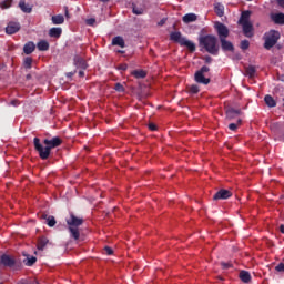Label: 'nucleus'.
I'll use <instances>...</instances> for the list:
<instances>
[{
	"label": "nucleus",
	"mask_w": 284,
	"mask_h": 284,
	"mask_svg": "<svg viewBox=\"0 0 284 284\" xmlns=\"http://www.w3.org/2000/svg\"><path fill=\"white\" fill-rule=\"evenodd\" d=\"M62 143H63V140H61V138L54 136L52 139H44L43 144L45 146H43V144H41V139L39 138L33 139L34 150L38 152L42 161H47V159H50V154L52 150H54V148H59V145H61Z\"/></svg>",
	"instance_id": "obj_1"
},
{
	"label": "nucleus",
	"mask_w": 284,
	"mask_h": 284,
	"mask_svg": "<svg viewBox=\"0 0 284 284\" xmlns=\"http://www.w3.org/2000/svg\"><path fill=\"white\" fill-rule=\"evenodd\" d=\"M200 48H204L209 54L219 55V44L215 36L206 34L199 38Z\"/></svg>",
	"instance_id": "obj_2"
},
{
	"label": "nucleus",
	"mask_w": 284,
	"mask_h": 284,
	"mask_svg": "<svg viewBox=\"0 0 284 284\" xmlns=\"http://www.w3.org/2000/svg\"><path fill=\"white\" fill-rule=\"evenodd\" d=\"M67 224L69 225L71 239H74V241H79L81 236L79 227L80 225H83V219L78 217L77 215H74V213H71L70 217L67 220Z\"/></svg>",
	"instance_id": "obj_3"
},
{
	"label": "nucleus",
	"mask_w": 284,
	"mask_h": 284,
	"mask_svg": "<svg viewBox=\"0 0 284 284\" xmlns=\"http://www.w3.org/2000/svg\"><path fill=\"white\" fill-rule=\"evenodd\" d=\"M170 40L174 41V43H179V45L181 47L187 48V50H190L191 52H196V44L187 40V38L183 37V34H181V31L171 32Z\"/></svg>",
	"instance_id": "obj_4"
},
{
	"label": "nucleus",
	"mask_w": 284,
	"mask_h": 284,
	"mask_svg": "<svg viewBox=\"0 0 284 284\" xmlns=\"http://www.w3.org/2000/svg\"><path fill=\"white\" fill-rule=\"evenodd\" d=\"M280 39H281V32L274 29H271L268 32H265L263 36L264 49L272 50V48H274V45L278 43Z\"/></svg>",
	"instance_id": "obj_5"
},
{
	"label": "nucleus",
	"mask_w": 284,
	"mask_h": 284,
	"mask_svg": "<svg viewBox=\"0 0 284 284\" xmlns=\"http://www.w3.org/2000/svg\"><path fill=\"white\" fill-rule=\"evenodd\" d=\"M214 28L220 40L230 37V29H227V26H225L223 22H215Z\"/></svg>",
	"instance_id": "obj_6"
},
{
	"label": "nucleus",
	"mask_w": 284,
	"mask_h": 284,
	"mask_svg": "<svg viewBox=\"0 0 284 284\" xmlns=\"http://www.w3.org/2000/svg\"><path fill=\"white\" fill-rule=\"evenodd\" d=\"M0 265H2L3 267H17V260L8 254H3L0 256Z\"/></svg>",
	"instance_id": "obj_7"
},
{
	"label": "nucleus",
	"mask_w": 284,
	"mask_h": 284,
	"mask_svg": "<svg viewBox=\"0 0 284 284\" xmlns=\"http://www.w3.org/2000/svg\"><path fill=\"white\" fill-rule=\"evenodd\" d=\"M232 193L230 190L221 189L213 195V201H226V199H231Z\"/></svg>",
	"instance_id": "obj_8"
},
{
	"label": "nucleus",
	"mask_w": 284,
	"mask_h": 284,
	"mask_svg": "<svg viewBox=\"0 0 284 284\" xmlns=\"http://www.w3.org/2000/svg\"><path fill=\"white\" fill-rule=\"evenodd\" d=\"M241 26H242L244 37L252 39V37H254V24H252V22H246Z\"/></svg>",
	"instance_id": "obj_9"
},
{
	"label": "nucleus",
	"mask_w": 284,
	"mask_h": 284,
	"mask_svg": "<svg viewBox=\"0 0 284 284\" xmlns=\"http://www.w3.org/2000/svg\"><path fill=\"white\" fill-rule=\"evenodd\" d=\"M21 30V24L19 22H9L6 27L7 34H17Z\"/></svg>",
	"instance_id": "obj_10"
},
{
	"label": "nucleus",
	"mask_w": 284,
	"mask_h": 284,
	"mask_svg": "<svg viewBox=\"0 0 284 284\" xmlns=\"http://www.w3.org/2000/svg\"><path fill=\"white\" fill-rule=\"evenodd\" d=\"M220 43L223 52H234V44L227 41L226 38L220 39Z\"/></svg>",
	"instance_id": "obj_11"
},
{
	"label": "nucleus",
	"mask_w": 284,
	"mask_h": 284,
	"mask_svg": "<svg viewBox=\"0 0 284 284\" xmlns=\"http://www.w3.org/2000/svg\"><path fill=\"white\" fill-rule=\"evenodd\" d=\"M73 63L75 65V68H79L80 70H88V62L85 61V59L75 55L73 59Z\"/></svg>",
	"instance_id": "obj_12"
},
{
	"label": "nucleus",
	"mask_w": 284,
	"mask_h": 284,
	"mask_svg": "<svg viewBox=\"0 0 284 284\" xmlns=\"http://www.w3.org/2000/svg\"><path fill=\"white\" fill-rule=\"evenodd\" d=\"M194 79L196 83H201L202 85H209L210 83V79L205 78V75L201 73V71L195 72Z\"/></svg>",
	"instance_id": "obj_13"
},
{
	"label": "nucleus",
	"mask_w": 284,
	"mask_h": 284,
	"mask_svg": "<svg viewBox=\"0 0 284 284\" xmlns=\"http://www.w3.org/2000/svg\"><path fill=\"white\" fill-rule=\"evenodd\" d=\"M18 6L24 14H30L32 12V4L27 3L26 0H20Z\"/></svg>",
	"instance_id": "obj_14"
},
{
	"label": "nucleus",
	"mask_w": 284,
	"mask_h": 284,
	"mask_svg": "<svg viewBox=\"0 0 284 284\" xmlns=\"http://www.w3.org/2000/svg\"><path fill=\"white\" fill-rule=\"evenodd\" d=\"M214 12L217 17H224L225 16V6L221 2H215L213 4Z\"/></svg>",
	"instance_id": "obj_15"
},
{
	"label": "nucleus",
	"mask_w": 284,
	"mask_h": 284,
	"mask_svg": "<svg viewBox=\"0 0 284 284\" xmlns=\"http://www.w3.org/2000/svg\"><path fill=\"white\" fill-rule=\"evenodd\" d=\"M236 116H241V109H229L226 110V119L229 121H232L233 119H236Z\"/></svg>",
	"instance_id": "obj_16"
},
{
	"label": "nucleus",
	"mask_w": 284,
	"mask_h": 284,
	"mask_svg": "<svg viewBox=\"0 0 284 284\" xmlns=\"http://www.w3.org/2000/svg\"><path fill=\"white\" fill-rule=\"evenodd\" d=\"M250 17H252V11L246 10L241 13L239 24L242 26L244 23H250Z\"/></svg>",
	"instance_id": "obj_17"
},
{
	"label": "nucleus",
	"mask_w": 284,
	"mask_h": 284,
	"mask_svg": "<svg viewBox=\"0 0 284 284\" xmlns=\"http://www.w3.org/2000/svg\"><path fill=\"white\" fill-rule=\"evenodd\" d=\"M271 19L276 26H284V13H272Z\"/></svg>",
	"instance_id": "obj_18"
},
{
	"label": "nucleus",
	"mask_w": 284,
	"mask_h": 284,
	"mask_svg": "<svg viewBox=\"0 0 284 284\" xmlns=\"http://www.w3.org/2000/svg\"><path fill=\"white\" fill-rule=\"evenodd\" d=\"M62 33H63V29L59 27H53L49 30V37H52L53 39H59Z\"/></svg>",
	"instance_id": "obj_19"
},
{
	"label": "nucleus",
	"mask_w": 284,
	"mask_h": 284,
	"mask_svg": "<svg viewBox=\"0 0 284 284\" xmlns=\"http://www.w3.org/2000/svg\"><path fill=\"white\" fill-rule=\"evenodd\" d=\"M48 243H50V240H48V237H45V236L39 237L38 244H37L38 250H40V252H43V250H45V245H48Z\"/></svg>",
	"instance_id": "obj_20"
},
{
	"label": "nucleus",
	"mask_w": 284,
	"mask_h": 284,
	"mask_svg": "<svg viewBox=\"0 0 284 284\" xmlns=\"http://www.w3.org/2000/svg\"><path fill=\"white\" fill-rule=\"evenodd\" d=\"M34 50H37V45L32 41L27 42L23 47L24 54H32V52H34Z\"/></svg>",
	"instance_id": "obj_21"
},
{
	"label": "nucleus",
	"mask_w": 284,
	"mask_h": 284,
	"mask_svg": "<svg viewBox=\"0 0 284 284\" xmlns=\"http://www.w3.org/2000/svg\"><path fill=\"white\" fill-rule=\"evenodd\" d=\"M51 21L53 26H62V23H65V18L63 17V14H57L52 16Z\"/></svg>",
	"instance_id": "obj_22"
},
{
	"label": "nucleus",
	"mask_w": 284,
	"mask_h": 284,
	"mask_svg": "<svg viewBox=\"0 0 284 284\" xmlns=\"http://www.w3.org/2000/svg\"><path fill=\"white\" fill-rule=\"evenodd\" d=\"M240 280L242 283H251L252 282V275L247 271H241L240 272Z\"/></svg>",
	"instance_id": "obj_23"
},
{
	"label": "nucleus",
	"mask_w": 284,
	"mask_h": 284,
	"mask_svg": "<svg viewBox=\"0 0 284 284\" xmlns=\"http://www.w3.org/2000/svg\"><path fill=\"white\" fill-rule=\"evenodd\" d=\"M197 16L195 13H186L183 16L182 21L183 23H194L196 21Z\"/></svg>",
	"instance_id": "obj_24"
},
{
	"label": "nucleus",
	"mask_w": 284,
	"mask_h": 284,
	"mask_svg": "<svg viewBox=\"0 0 284 284\" xmlns=\"http://www.w3.org/2000/svg\"><path fill=\"white\" fill-rule=\"evenodd\" d=\"M42 219L45 221L47 225L49 227H54V225H57V220L54 219V216L52 215H42Z\"/></svg>",
	"instance_id": "obj_25"
},
{
	"label": "nucleus",
	"mask_w": 284,
	"mask_h": 284,
	"mask_svg": "<svg viewBox=\"0 0 284 284\" xmlns=\"http://www.w3.org/2000/svg\"><path fill=\"white\" fill-rule=\"evenodd\" d=\"M112 45H119V48H125V40H123V37L116 36L112 39Z\"/></svg>",
	"instance_id": "obj_26"
},
{
	"label": "nucleus",
	"mask_w": 284,
	"mask_h": 284,
	"mask_svg": "<svg viewBox=\"0 0 284 284\" xmlns=\"http://www.w3.org/2000/svg\"><path fill=\"white\" fill-rule=\"evenodd\" d=\"M37 47L40 52H48V50H50V43H48V41L45 40H41L40 42H38Z\"/></svg>",
	"instance_id": "obj_27"
},
{
	"label": "nucleus",
	"mask_w": 284,
	"mask_h": 284,
	"mask_svg": "<svg viewBox=\"0 0 284 284\" xmlns=\"http://www.w3.org/2000/svg\"><path fill=\"white\" fill-rule=\"evenodd\" d=\"M132 77L135 79H145L148 77V72L143 70H134L131 72Z\"/></svg>",
	"instance_id": "obj_28"
},
{
	"label": "nucleus",
	"mask_w": 284,
	"mask_h": 284,
	"mask_svg": "<svg viewBox=\"0 0 284 284\" xmlns=\"http://www.w3.org/2000/svg\"><path fill=\"white\" fill-rule=\"evenodd\" d=\"M246 77H250V79H254L256 77V67L250 65L245 69Z\"/></svg>",
	"instance_id": "obj_29"
},
{
	"label": "nucleus",
	"mask_w": 284,
	"mask_h": 284,
	"mask_svg": "<svg viewBox=\"0 0 284 284\" xmlns=\"http://www.w3.org/2000/svg\"><path fill=\"white\" fill-rule=\"evenodd\" d=\"M264 101L268 108H276V100L272 95H265Z\"/></svg>",
	"instance_id": "obj_30"
},
{
	"label": "nucleus",
	"mask_w": 284,
	"mask_h": 284,
	"mask_svg": "<svg viewBox=\"0 0 284 284\" xmlns=\"http://www.w3.org/2000/svg\"><path fill=\"white\" fill-rule=\"evenodd\" d=\"M14 0H4L0 3L1 10H8V8H12V3Z\"/></svg>",
	"instance_id": "obj_31"
},
{
	"label": "nucleus",
	"mask_w": 284,
	"mask_h": 284,
	"mask_svg": "<svg viewBox=\"0 0 284 284\" xmlns=\"http://www.w3.org/2000/svg\"><path fill=\"white\" fill-rule=\"evenodd\" d=\"M243 123V120L239 119L237 123H231L229 124V130H231V132H236V130H239V126Z\"/></svg>",
	"instance_id": "obj_32"
},
{
	"label": "nucleus",
	"mask_w": 284,
	"mask_h": 284,
	"mask_svg": "<svg viewBox=\"0 0 284 284\" xmlns=\"http://www.w3.org/2000/svg\"><path fill=\"white\" fill-rule=\"evenodd\" d=\"M34 263H37L36 256L27 257L24 260V265H27V267H32V265H34Z\"/></svg>",
	"instance_id": "obj_33"
},
{
	"label": "nucleus",
	"mask_w": 284,
	"mask_h": 284,
	"mask_svg": "<svg viewBox=\"0 0 284 284\" xmlns=\"http://www.w3.org/2000/svg\"><path fill=\"white\" fill-rule=\"evenodd\" d=\"M23 67L26 68V70L32 69V58L31 57L24 58Z\"/></svg>",
	"instance_id": "obj_34"
},
{
	"label": "nucleus",
	"mask_w": 284,
	"mask_h": 284,
	"mask_svg": "<svg viewBox=\"0 0 284 284\" xmlns=\"http://www.w3.org/2000/svg\"><path fill=\"white\" fill-rule=\"evenodd\" d=\"M200 90H201V89H199V85H196V84H193V85H191V87L189 88L190 94H199Z\"/></svg>",
	"instance_id": "obj_35"
},
{
	"label": "nucleus",
	"mask_w": 284,
	"mask_h": 284,
	"mask_svg": "<svg viewBox=\"0 0 284 284\" xmlns=\"http://www.w3.org/2000/svg\"><path fill=\"white\" fill-rule=\"evenodd\" d=\"M241 50H248L250 49V41L248 40H242L240 44Z\"/></svg>",
	"instance_id": "obj_36"
},
{
	"label": "nucleus",
	"mask_w": 284,
	"mask_h": 284,
	"mask_svg": "<svg viewBox=\"0 0 284 284\" xmlns=\"http://www.w3.org/2000/svg\"><path fill=\"white\" fill-rule=\"evenodd\" d=\"M132 12L133 14H143V8H138L136 6L133 4Z\"/></svg>",
	"instance_id": "obj_37"
},
{
	"label": "nucleus",
	"mask_w": 284,
	"mask_h": 284,
	"mask_svg": "<svg viewBox=\"0 0 284 284\" xmlns=\"http://www.w3.org/2000/svg\"><path fill=\"white\" fill-rule=\"evenodd\" d=\"M114 90L116 92H125V87H123V84L118 82V83H115Z\"/></svg>",
	"instance_id": "obj_38"
},
{
	"label": "nucleus",
	"mask_w": 284,
	"mask_h": 284,
	"mask_svg": "<svg viewBox=\"0 0 284 284\" xmlns=\"http://www.w3.org/2000/svg\"><path fill=\"white\" fill-rule=\"evenodd\" d=\"M221 266H222L223 270H230V268L233 267L231 262H222Z\"/></svg>",
	"instance_id": "obj_39"
},
{
	"label": "nucleus",
	"mask_w": 284,
	"mask_h": 284,
	"mask_svg": "<svg viewBox=\"0 0 284 284\" xmlns=\"http://www.w3.org/2000/svg\"><path fill=\"white\" fill-rule=\"evenodd\" d=\"M104 253H105L108 256H112V255L114 254V251L112 250V247L105 246V247H104Z\"/></svg>",
	"instance_id": "obj_40"
},
{
	"label": "nucleus",
	"mask_w": 284,
	"mask_h": 284,
	"mask_svg": "<svg viewBox=\"0 0 284 284\" xmlns=\"http://www.w3.org/2000/svg\"><path fill=\"white\" fill-rule=\"evenodd\" d=\"M87 26H94V23H97V19L94 18H90L85 20Z\"/></svg>",
	"instance_id": "obj_41"
},
{
	"label": "nucleus",
	"mask_w": 284,
	"mask_h": 284,
	"mask_svg": "<svg viewBox=\"0 0 284 284\" xmlns=\"http://www.w3.org/2000/svg\"><path fill=\"white\" fill-rule=\"evenodd\" d=\"M197 72H201L202 74H205V72H210V67L203 65Z\"/></svg>",
	"instance_id": "obj_42"
},
{
	"label": "nucleus",
	"mask_w": 284,
	"mask_h": 284,
	"mask_svg": "<svg viewBox=\"0 0 284 284\" xmlns=\"http://www.w3.org/2000/svg\"><path fill=\"white\" fill-rule=\"evenodd\" d=\"M276 272H284V263H280L275 266Z\"/></svg>",
	"instance_id": "obj_43"
},
{
	"label": "nucleus",
	"mask_w": 284,
	"mask_h": 284,
	"mask_svg": "<svg viewBox=\"0 0 284 284\" xmlns=\"http://www.w3.org/2000/svg\"><path fill=\"white\" fill-rule=\"evenodd\" d=\"M149 130H150L151 132H156V130H158L156 124H154V123H149Z\"/></svg>",
	"instance_id": "obj_44"
},
{
	"label": "nucleus",
	"mask_w": 284,
	"mask_h": 284,
	"mask_svg": "<svg viewBox=\"0 0 284 284\" xmlns=\"http://www.w3.org/2000/svg\"><path fill=\"white\" fill-rule=\"evenodd\" d=\"M203 61H204V63H212L213 59H212V57H210V55H205V57L203 58Z\"/></svg>",
	"instance_id": "obj_45"
},
{
	"label": "nucleus",
	"mask_w": 284,
	"mask_h": 284,
	"mask_svg": "<svg viewBox=\"0 0 284 284\" xmlns=\"http://www.w3.org/2000/svg\"><path fill=\"white\" fill-rule=\"evenodd\" d=\"M119 70H122L123 72H125V70H128V64H120Z\"/></svg>",
	"instance_id": "obj_46"
},
{
	"label": "nucleus",
	"mask_w": 284,
	"mask_h": 284,
	"mask_svg": "<svg viewBox=\"0 0 284 284\" xmlns=\"http://www.w3.org/2000/svg\"><path fill=\"white\" fill-rule=\"evenodd\" d=\"M277 6H280L281 8H284V0H277Z\"/></svg>",
	"instance_id": "obj_47"
},
{
	"label": "nucleus",
	"mask_w": 284,
	"mask_h": 284,
	"mask_svg": "<svg viewBox=\"0 0 284 284\" xmlns=\"http://www.w3.org/2000/svg\"><path fill=\"white\" fill-rule=\"evenodd\" d=\"M11 105H14V108H17V105H19V100L11 101Z\"/></svg>",
	"instance_id": "obj_48"
},
{
	"label": "nucleus",
	"mask_w": 284,
	"mask_h": 284,
	"mask_svg": "<svg viewBox=\"0 0 284 284\" xmlns=\"http://www.w3.org/2000/svg\"><path fill=\"white\" fill-rule=\"evenodd\" d=\"M79 77L81 78L85 77V71H83V69L79 71Z\"/></svg>",
	"instance_id": "obj_49"
},
{
	"label": "nucleus",
	"mask_w": 284,
	"mask_h": 284,
	"mask_svg": "<svg viewBox=\"0 0 284 284\" xmlns=\"http://www.w3.org/2000/svg\"><path fill=\"white\" fill-rule=\"evenodd\" d=\"M280 232H281L282 234H284V224H281V225H280Z\"/></svg>",
	"instance_id": "obj_50"
},
{
	"label": "nucleus",
	"mask_w": 284,
	"mask_h": 284,
	"mask_svg": "<svg viewBox=\"0 0 284 284\" xmlns=\"http://www.w3.org/2000/svg\"><path fill=\"white\" fill-rule=\"evenodd\" d=\"M65 17L70 18V12L68 11V7H65Z\"/></svg>",
	"instance_id": "obj_51"
},
{
	"label": "nucleus",
	"mask_w": 284,
	"mask_h": 284,
	"mask_svg": "<svg viewBox=\"0 0 284 284\" xmlns=\"http://www.w3.org/2000/svg\"><path fill=\"white\" fill-rule=\"evenodd\" d=\"M32 79V74H27V81H30Z\"/></svg>",
	"instance_id": "obj_52"
},
{
	"label": "nucleus",
	"mask_w": 284,
	"mask_h": 284,
	"mask_svg": "<svg viewBox=\"0 0 284 284\" xmlns=\"http://www.w3.org/2000/svg\"><path fill=\"white\" fill-rule=\"evenodd\" d=\"M120 54H125V51H123V50H119L118 51Z\"/></svg>",
	"instance_id": "obj_53"
},
{
	"label": "nucleus",
	"mask_w": 284,
	"mask_h": 284,
	"mask_svg": "<svg viewBox=\"0 0 284 284\" xmlns=\"http://www.w3.org/2000/svg\"><path fill=\"white\" fill-rule=\"evenodd\" d=\"M102 3H108L110 0H100Z\"/></svg>",
	"instance_id": "obj_54"
},
{
	"label": "nucleus",
	"mask_w": 284,
	"mask_h": 284,
	"mask_svg": "<svg viewBox=\"0 0 284 284\" xmlns=\"http://www.w3.org/2000/svg\"><path fill=\"white\" fill-rule=\"evenodd\" d=\"M74 73H72V72H70V73H68V77H72Z\"/></svg>",
	"instance_id": "obj_55"
},
{
	"label": "nucleus",
	"mask_w": 284,
	"mask_h": 284,
	"mask_svg": "<svg viewBox=\"0 0 284 284\" xmlns=\"http://www.w3.org/2000/svg\"><path fill=\"white\" fill-rule=\"evenodd\" d=\"M246 1H252V0H246Z\"/></svg>",
	"instance_id": "obj_56"
},
{
	"label": "nucleus",
	"mask_w": 284,
	"mask_h": 284,
	"mask_svg": "<svg viewBox=\"0 0 284 284\" xmlns=\"http://www.w3.org/2000/svg\"><path fill=\"white\" fill-rule=\"evenodd\" d=\"M0 284H3V283H0Z\"/></svg>",
	"instance_id": "obj_57"
}]
</instances>
